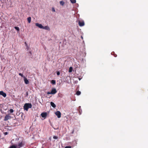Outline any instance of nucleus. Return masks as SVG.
<instances>
[{
  "mask_svg": "<svg viewBox=\"0 0 148 148\" xmlns=\"http://www.w3.org/2000/svg\"><path fill=\"white\" fill-rule=\"evenodd\" d=\"M56 73L57 75H60V72L59 71H57Z\"/></svg>",
  "mask_w": 148,
  "mask_h": 148,
  "instance_id": "obj_23",
  "label": "nucleus"
},
{
  "mask_svg": "<svg viewBox=\"0 0 148 148\" xmlns=\"http://www.w3.org/2000/svg\"><path fill=\"white\" fill-rule=\"evenodd\" d=\"M42 29H45L48 30H50V28L48 26H46L45 27L43 26Z\"/></svg>",
  "mask_w": 148,
  "mask_h": 148,
  "instance_id": "obj_10",
  "label": "nucleus"
},
{
  "mask_svg": "<svg viewBox=\"0 0 148 148\" xmlns=\"http://www.w3.org/2000/svg\"><path fill=\"white\" fill-rule=\"evenodd\" d=\"M47 94H51V92H47Z\"/></svg>",
  "mask_w": 148,
  "mask_h": 148,
  "instance_id": "obj_27",
  "label": "nucleus"
},
{
  "mask_svg": "<svg viewBox=\"0 0 148 148\" xmlns=\"http://www.w3.org/2000/svg\"><path fill=\"white\" fill-rule=\"evenodd\" d=\"M0 95L3 96L4 97H5L6 96V94L3 91H0Z\"/></svg>",
  "mask_w": 148,
  "mask_h": 148,
  "instance_id": "obj_7",
  "label": "nucleus"
},
{
  "mask_svg": "<svg viewBox=\"0 0 148 148\" xmlns=\"http://www.w3.org/2000/svg\"><path fill=\"white\" fill-rule=\"evenodd\" d=\"M41 115L42 117L45 118L47 116V113L46 112H42L41 114Z\"/></svg>",
  "mask_w": 148,
  "mask_h": 148,
  "instance_id": "obj_8",
  "label": "nucleus"
},
{
  "mask_svg": "<svg viewBox=\"0 0 148 148\" xmlns=\"http://www.w3.org/2000/svg\"><path fill=\"white\" fill-rule=\"evenodd\" d=\"M60 4L62 6H63L64 4V2L63 1H60Z\"/></svg>",
  "mask_w": 148,
  "mask_h": 148,
  "instance_id": "obj_14",
  "label": "nucleus"
},
{
  "mask_svg": "<svg viewBox=\"0 0 148 148\" xmlns=\"http://www.w3.org/2000/svg\"><path fill=\"white\" fill-rule=\"evenodd\" d=\"M51 105L52 106L53 108H55L56 107V105L55 104V103L52 102H51L50 103Z\"/></svg>",
  "mask_w": 148,
  "mask_h": 148,
  "instance_id": "obj_11",
  "label": "nucleus"
},
{
  "mask_svg": "<svg viewBox=\"0 0 148 148\" xmlns=\"http://www.w3.org/2000/svg\"><path fill=\"white\" fill-rule=\"evenodd\" d=\"M19 75L21 76L22 77H23L24 78V77H25L23 75V74H22V73H19Z\"/></svg>",
  "mask_w": 148,
  "mask_h": 148,
  "instance_id": "obj_21",
  "label": "nucleus"
},
{
  "mask_svg": "<svg viewBox=\"0 0 148 148\" xmlns=\"http://www.w3.org/2000/svg\"><path fill=\"white\" fill-rule=\"evenodd\" d=\"M14 110L12 109H10V113H12L13 112Z\"/></svg>",
  "mask_w": 148,
  "mask_h": 148,
  "instance_id": "obj_22",
  "label": "nucleus"
},
{
  "mask_svg": "<svg viewBox=\"0 0 148 148\" xmlns=\"http://www.w3.org/2000/svg\"><path fill=\"white\" fill-rule=\"evenodd\" d=\"M9 148H17L16 146L14 145H12L10 146Z\"/></svg>",
  "mask_w": 148,
  "mask_h": 148,
  "instance_id": "obj_16",
  "label": "nucleus"
},
{
  "mask_svg": "<svg viewBox=\"0 0 148 148\" xmlns=\"http://www.w3.org/2000/svg\"><path fill=\"white\" fill-rule=\"evenodd\" d=\"M71 147L70 146H67L66 147L64 148H71Z\"/></svg>",
  "mask_w": 148,
  "mask_h": 148,
  "instance_id": "obj_25",
  "label": "nucleus"
},
{
  "mask_svg": "<svg viewBox=\"0 0 148 148\" xmlns=\"http://www.w3.org/2000/svg\"><path fill=\"white\" fill-rule=\"evenodd\" d=\"M27 21L29 23H30L31 22V18L30 17H29L27 18Z\"/></svg>",
  "mask_w": 148,
  "mask_h": 148,
  "instance_id": "obj_13",
  "label": "nucleus"
},
{
  "mask_svg": "<svg viewBox=\"0 0 148 148\" xmlns=\"http://www.w3.org/2000/svg\"><path fill=\"white\" fill-rule=\"evenodd\" d=\"M71 3H75L76 2V0H70Z\"/></svg>",
  "mask_w": 148,
  "mask_h": 148,
  "instance_id": "obj_17",
  "label": "nucleus"
},
{
  "mask_svg": "<svg viewBox=\"0 0 148 148\" xmlns=\"http://www.w3.org/2000/svg\"><path fill=\"white\" fill-rule=\"evenodd\" d=\"M57 92V90H56V89L55 88H53L52 89V90L51 91V94H55Z\"/></svg>",
  "mask_w": 148,
  "mask_h": 148,
  "instance_id": "obj_6",
  "label": "nucleus"
},
{
  "mask_svg": "<svg viewBox=\"0 0 148 148\" xmlns=\"http://www.w3.org/2000/svg\"><path fill=\"white\" fill-rule=\"evenodd\" d=\"M56 81L54 80H52L51 81V83L53 84H56Z\"/></svg>",
  "mask_w": 148,
  "mask_h": 148,
  "instance_id": "obj_15",
  "label": "nucleus"
},
{
  "mask_svg": "<svg viewBox=\"0 0 148 148\" xmlns=\"http://www.w3.org/2000/svg\"><path fill=\"white\" fill-rule=\"evenodd\" d=\"M78 23L79 26L80 27L83 26L84 25V21H79Z\"/></svg>",
  "mask_w": 148,
  "mask_h": 148,
  "instance_id": "obj_3",
  "label": "nucleus"
},
{
  "mask_svg": "<svg viewBox=\"0 0 148 148\" xmlns=\"http://www.w3.org/2000/svg\"><path fill=\"white\" fill-rule=\"evenodd\" d=\"M23 144L22 143V142H21L18 143V146L19 147V148L23 146Z\"/></svg>",
  "mask_w": 148,
  "mask_h": 148,
  "instance_id": "obj_12",
  "label": "nucleus"
},
{
  "mask_svg": "<svg viewBox=\"0 0 148 148\" xmlns=\"http://www.w3.org/2000/svg\"><path fill=\"white\" fill-rule=\"evenodd\" d=\"M25 44H26V42H25Z\"/></svg>",
  "mask_w": 148,
  "mask_h": 148,
  "instance_id": "obj_29",
  "label": "nucleus"
},
{
  "mask_svg": "<svg viewBox=\"0 0 148 148\" xmlns=\"http://www.w3.org/2000/svg\"><path fill=\"white\" fill-rule=\"evenodd\" d=\"M53 138L54 139H57L58 138V137L56 136H54Z\"/></svg>",
  "mask_w": 148,
  "mask_h": 148,
  "instance_id": "obj_24",
  "label": "nucleus"
},
{
  "mask_svg": "<svg viewBox=\"0 0 148 148\" xmlns=\"http://www.w3.org/2000/svg\"><path fill=\"white\" fill-rule=\"evenodd\" d=\"M14 28L17 31H19V28L18 27H15Z\"/></svg>",
  "mask_w": 148,
  "mask_h": 148,
  "instance_id": "obj_19",
  "label": "nucleus"
},
{
  "mask_svg": "<svg viewBox=\"0 0 148 148\" xmlns=\"http://www.w3.org/2000/svg\"><path fill=\"white\" fill-rule=\"evenodd\" d=\"M11 118V116L9 115H6L5 117V118L4 119V121H7L9 119Z\"/></svg>",
  "mask_w": 148,
  "mask_h": 148,
  "instance_id": "obj_4",
  "label": "nucleus"
},
{
  "mask_svg": "<svg viewBox=\"0 0 148 148\" xmlns=\"http://www.w3.org/2000/svg\"><path fill=\"white\" fill-rule=\"evenodd\" d=\"M81 92L79 91L77 92L76 94L77 95H79L81 94Z\"/></svg>",
  "mask_w": 148,
  "mask_h": 148,
  "instance_id": "obj_18",
  "label": "nucleus"
},
{
  "mask_svg": "<svg viewBox=\"0 0 148 148\" xmlns=\"http://www.w3.org/2000/svg\"><path fill=\"white\" fill-rule=\"evenodd\" d=\"M35 25L36 26L38 27L40 29H42L43 26L41 24H39L38 23H36Z\"/></svg>",
  "mask_w": 148,
  "mask_h": 148,
  "instance_id": "obj_5",
  "label": "nucleus"
},
{
  "mask_svg": "<svg viewBox=\"0 0 148 148\" xmlns=\"http://www.w3.org/2000/svg\"><path fill=\"white\" fill-rule=\"evenodd\" d=\"M24 81L25 83L26 84H28L29 83V82L28 80L25 77H24Z\"/></svg>",
  "mask_w": 148,
  "mask_h": 148,
  "instance_id": "obj_9",
  "label": "nucleus"
},
{
  "mask_svg": "<svg viewBox=\"0 0 148 148\" xmlns=\"http://www.w3.org/2000/svg\"><path fill=\"white\" fill-rule=\"evenodd\" d=\"M32 107V105L31 103H26L25 104L24 106V110L27 111L29 108H31Z\"/></svg>",
  "mask_w": 148,
  "mask_h": 148,
  "instance_id": "obj_1",
  "label": "nucleus"
},
{
  "mask_svg": "<svg viewBox=\"0 0 148 148\" xmlns=\"http://www.w3.org/2000/svg\"><path fill=\"white\" fill-rule=\"evenodd\" d=\"M52 11H53V12H55V9H54V8H52Z\"/></svg>",
  "mask_w": 148,
  "mask_h": 148,
  "instance_id": "obj_26",
  "label": "nucleus"
},
{
  "mask_svg": "<svg viewBox=\"0 0 148 148\" xmlns=\"http://www.w3.org/2000/svg\"><path fill=\"white\" fill-rule=\"evenodd\" d=\"M4 134L5 135H6L8 134V133L7 132H5L4 133Z\"/></svg>",
  "mask_w": 148,
  "mask_h": 148,
  "instance_id": "obj_28",
  "label": "nucleus"
},
{
  "mask_svg": "<svg viewBox=\"0 0 148 148\" xmlns=\"http://www.w3.org/2000/svg\"><path fill=\"white\" fill-rule=\"evenodd\" d=\"M55 114L57 116L58 118H60L61 117V113L59 111H58L56 112Z\"/></svg>",
  "mask_w": 148,
  "mask_h": 148,
  "instance_id": "obj_2",
  "label": "nucleus"
},
{
  "mask_svg": "<svg viewBox=\"0 0 148 148\" xmlns=\"http://www.w3.org/2000/svg\"><path fill=\"white\" fill-rule=\"evenodd\" d=\"M73 70V68L72 67H71L69 68V72H71L72 71V70Z\"/></svg>",
  "mask_w": 148,
  "mask_h": 148,
  "instance_id": "obj_20",
  "label": "nucleus"
}]
</instances>
